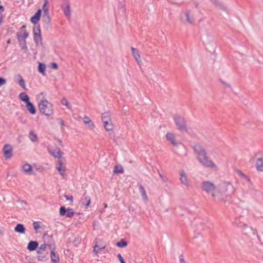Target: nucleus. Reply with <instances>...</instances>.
I'll use <instances>...</instances> for the list:
<instances>
[{"label": "nucleus", "instance_id": "nucleus-52", "mask_svg": "<svg viewBox=\"0 0 263 263\" xmlns=\"http://www.w3.org/2000/svg\"><path fill=\"white\" fill-rule=\"evenodd\" d=\"M60 123L61 125V126H64V121L63 120L60 119Z\"/></svg>", "mask_w": 263, "mask_h": 263}, {"label": "nucleus", "instance_id": "nucleus-21", "mask_svg": "<svg viewBox=\"0 0 263 263\" xmlns=\"http://www.w3.org/2000/svg\"><path fill=\"white\" fill-rule=\"evenodd\" d=\"M166 138L167 140L170 141L173 145L177 146V143L176 142L175 136L172 133H167L166 134Z\"/></svg>", "mask_w": 263, "mask_h": 263}, {"label": "nucleus", "instance_id": "nucleus-17", "mask_svg": "<svg viewBox=\"0 0 263 263\" xmlns=\"http://www.w3.org/2000/svg\"><path fill=\"white\" fill-rule=\"evenodd\" d=\"M220 86L226 92H231L232 91V88L231 85L228 83L227 82L220 80Z\"/></svg>", "mask_w": 263, "mask_h": 263}, {"label": "nucleus", "instance_id": "nucleus-44", "mask_svg": "<svg viewBox=\"0 0 263 263\" xmlns=\"http://www.w3.org/2000/svg\"><path fill=\"white\" fill-rule=\"evenodd\" d=\"M36 258L37 260L40 261H45L46 260V256L44 255L43 253L37 254Z\"/></svg>", "mask_w": 263, "mask_h": 263}, {"label": "nucleus", "instance_id": "nucleus-49", "mask_svg": "<svg viewBox=\"0 0 263 263\" xmlns=\"http://www.w3.org/2000/svg\"><path fill=\"white\" fill-rule=\"evenodd\" d=\"M64 197L67 200H69L71 202L73 201V197L72 196H68L67 195H65Z\"/></svg>", "mask_w": 263, "mask_h": 263}, {"label": "nucleus", "instance_id": "nucleus-53", "mask_svg": "<svg viewBox=\"0 0 263 263\" xmlns=\"http://www.w3.org/2000/svg\"><path fill=\"white\" fill-rule=\"evenodd\" d=\"M0 11H4V7L2 6H0Z\"/></svg>", "mask_w": 263, "mask_h": 263}, {"label": "nucleus", "instance_id": "nucleus-37", "mask_svg": "<svg viewBox=\"0 0 263 263\" xmlns=\"http://www.w3.org/2000/svg\"><path fill=\"white\" fill-rule=\"evenodd\" d=\"M61 103L67 107V108L71 109V106L65 98H63L61 100Z\"/></svg>", "mask_w": 263, "mask_h": 263}, {"label": "nucleus", "instance_id": "nucleus-39", "mask_svg": "<svg viewBox=\"0 0 263 263\" xmlns=\"http://www.w3.org/2000/svg\"><path fill=\"white\" fill-rule=\"evenodd\" d=\"M114 173H122L123 172V167L121 166H116L114 171Z\"/></svg>", "mask_w": 263, "mask_h": 263}, {"label": "nucleus", "instance_id": "nucleus-6", "mask_svg": "<svg viewBox=\"0 0 263 263\" xmlns=\"http://www.w3.org/2000/svg\"><path fill=\"white\" fill-rule=\"evenodd\" d=\"M47 151L52 156L57 158L58 160L65 159L63 157V152H61L58 147L55 146V147H52L51 146H49L47 147Z\"/></svg>", "mask_w": 263, "mask_h": 263}, {"label": "nucleus", "instance_id": "nucleus-2", "mask_svg": "<svg viewBox=\"0 0 263 263\" xmlns=\"http://www.w3.org/2000/svg\"><path fill=\"white\" fill-rule=\"evenodd\" d=\"M194 148L197 155V158L202 165L214 170H218L217 165L208 156L207 153L203 147L197 145H195Z\"/></svg>", "mask_w": 263, "mask_h": 263}, {"label": "nucleus", "instance_id": "nucleus-32", "mask_svg": "<svg viewBox=\"0 0 263 263\" xmlns=\"http://www.w3.org/2000/svg\"><path fill=\"white\" fill-rule=\"evenodd\" d=\"M42 20L44 22V23L46 24H49L50 23L51 18L49 16V13H43V16H42Z\"/></svg>", "mask_w": 263, "mask_h": 263}, {"label": "nucleus", "instance_id": "nucleus-13", "mask_svg": "<svg viewBox=\"0 0 263 263\" xmlns=\"http://www.w3.org/2000/svg\"><path fill=\"white\" fill-rule=\"evenodd\" d=\"M83 121L87 128L89 130H93L95 128V125L91 119L87 116H85L83 118Z\"/></svg>", "mask_w": 263, "mask_h": 263}, {"label": "nucleus", "instance_id": "nucleus-38", "mask_svg": "<svg viewBox=\"0 0 263 263\" xmlns=\"http://www.w3.org/2000/svg\"><path fill=\"white\" fill-rule=\"evenodd\" d=\"M116 245L119 248H124L127 245V243L125 241L121 240V241L118 242L116 243Z\"/></svg>", "mask_w": 263, "mask_h": 263}, {"label": "nucleus", "instance_id": "nucleus-15", "mask_svg": "<svg viewBox=\"0 0 263 263\" xmlns=\"http://www.w3.org/2000/svg\"><path fill=\"white\" fill-rule=\"evenodd\" d=\"M131 51L132 55L136 62L140 66L141 65V59L139 51L136 48L134 47L131 48Z\"/></svg>", "mask_w": 263, "mask_h": 263}, {"label": "nucleus", "instance_id": "nucleus-34", "mask_svg": "<svg viewBox=\"0 0 263 263\" xmlns=\"http://www.w3.org/2000/svg\"><path fill=\"white\" fill-rule=\"evenodd\" d=\"M29 138L30 140L33 142L37 141L38 138L37 135L32 131H30L29 134Z\"/></svg>", "mask_w": 263, "mask_h": 263}, {"label": "nucleus", "instance_id": "nucleus-30", "mask_svg": "<svg viewBox=\"0 0 263 263\" xmlns=\"http://www.w3.org/2000/svg\"><path fill=\"white\" fill-rule=\"evenodd\" d=\"M139 191H140L141 195L142 197L143 200L145 202L147 201V200H148V197L147 196V195H146V193L144 190V187L141 184H140L139 185Z\"/></svg>", "mask_w": 263, "mask_h": 263}, {"label": "nucleus", "instance_id": "nucleus-36", "mask_svg": "<svg viewBox=\"0 0 263 263\" xmlns=\"http://www.w3.org/2000/svg\"><path fill=\"white\" fill-rule=\"evenodd\" d=\"M46 246L45 244L41 245L39 247L37 250V254H42L43 252H44L46 250Z\"/></svg>", "mask_w": 263, "mask_h": 263}, {"label": "nucleus", "instance_id": "nucleus-22", "mask_svg": "<svg viewBox=\"0 0 263 263\" xmlns=\"http://www.w3.org/2000/svg\"><path fill=\"white\" fill-rule=\"evenodd\" d=\"M103 125L105 129V130L107 132L112 131L114 129V124L111 121V120L110 121H105L103 122Z\"/></svg>", "mask_w": 263, "mask_h": 263}, {"label": "nucleus", "instance_id": "nucleus-16", "mask_svg": "<svg viewBox=\"0 0 263 263\" xmlns=\"http://www.w3.org/2000/svg\"><path fill=\"white\" fill-rule=\"evenodd\" d=\"M212 3L218 9L226 10L227 9L226 6L220 0H211Z\"/></svg>", "mask_w": 263, "mask_h": 263}, {"label": "nucleus", "instance_id": "nucleus-40", "mask_svg": "<svg viewBox=\"0 0 263 263\" xmlns=\"http://www.w3.org/2000/svg\"><path fill=\"white\" fill-rule=\"evenodd\" d=\"M237 174L248 181H250L249 178L240 171H237Z\"/></svg>", "mask_w": 263, "mask_h": 263}, {"label": "nucleus", "instance_id": "nucleus-5", "mask_svg": "<svg viewBox=\"0 0 263 263\" xmlns=\"http://www.w3.org/2000/svg\"><path fill=\"white\" fill-rule=\"evenodd\" d=\"M181 21L185 24L193 25L194 22L193 17L191 15L189 10H183L180 14Z\"/></svg>", "mask_w": 263, "mask_h": 263}, {"label": "nucleus", "instance_id": "nucleus-25", "mask_svg": "<svg viewBox=\"0 0 263 263\" xmlns=\"http://www.w3.org/2000/svg\"><path fill=\"white\" fill-rule=\"evenodd\" d=\"M256 166L257 171L263 172V157H261L257 160Z\"/></svg>", "mask_w": 263, "mask_h": 263}, {"label": "nucleus", "instance_id": "nucleus-29", "mask_svg": "<svg viewBox=\"0 0 263 263\" xmlns=\"http://www.w3.org/2000/svg\"><path fill=\"white\" fill-rule=\"evenodd\" d=\"M50 257L52 263H59V256L53 250L51 251Z\"/></svg>", "mask_w": 263, "mask_h": 263}, {"label": "nucleus", "instance_id": "nucleus-11", "mask_svg": "<svg viewBox=\"0 0 263 263\" xmlns=\"http://www.w3.org/2000/svg\"><path fill=\"white\" fill-rule=\"evenodd\" d=\"M61 8L67 17H70L71 15V12L70 9V4L67 1H64L62 4Z\"/></svg>", "mask_w": 263, "mask_h": 263}, {"label": "nucleus", "instance_id": "nucleus-23", "mask_svg": "<svg viewBox=\"0 0 263 263\" xmlns=\"http://www.w3.org/2000/svg\"><path fill=\"white\" fill-rule=\"evenodd\" d=\"M14 231L19 234H24L25 233V228L23 224L18 223L14 228Z\"/></svg>", "mask_w": 263, "mask_h": 263}, {"label": "nucleus", "instance_id": "nucleus-31", "mask_svg": "<svg viewBox=\"0 0 263 263\" xmlns=\"http://www.w3.org/2000/svg\"><path fill=\"white\" fill-rule=\"evenodd\" d=\"M19 98L21 101L24 102L26 104L30 102L28 96L25 92H22L19 95Z\"/></svg>", "mask_w": 263, "mask_h": 263}, {"label": "nucleus", "instance_id": "nucleus-24", "mask_svg": "<svg viewBox=\"0 0 263 263\" xmlns=\"http://www.w3.org/2000/svg\"><path fill=\"white\" fill-rule=\"evenodd\" d=\"M38 243L36 241H31L27 246V249L30 251H33L36 250L38 247Z\"/></svg>", "mask_w": 263, "mask_h": 263}, {"label": "nucleus", "instance_id": "nucleus-50", "mask_svg": "<svg viewBox=\"0 0 263 263\" xmlns=\"http://www.w3.org/2000/svg\"><path fill=\"white\" fill-rule=\"evenodd\" d=\"M51 67L54 69H57L58 68V66L57 63H52L51 64Z\"/></svg>", "mask_w": 263, "mask_h": 263}, {"label": "nucleus", "instance_id": "nucleus-33", "mask_svg": "<svg viewBox=\"0 0 263 263\" xmlns=\"http://www.w3.org/2000/svg\"><path fill=\"white\" fill-rule=\"evenodd\" d=\"M101 118L103 122L105 121H110V114L109 112H105L101 115Z\"/></svg>", "mask_w": 263, "mask_h": 263}, {"label": "nucleus", "instance_id": "nucleus-27", "mask_svg": "<svg viewBox=\"0 0 263 263\" xmlns=\"http://www.w3.org/2000/svg\"><path fill=\"white\" fill-rule=\"evenodd\" d=\"M46 69V66L45 64L39 62L38 66V71L43 76L46 75L45 71Z\"/></svg>", "mask_w": 263, "mask_h": 263}, {"label": "nucleus", "instance_id": "nucleus-55", "mask_svg": "<svg viewBox=\"0 0 263 263\" xmlns=\"http://www.w3.org/2000/svg\"><path fill=\"white\" fill-rule=\"evenodd\" d=\"M104 208H107V204L106 203H104Z\"/></svg>", "mask_w": 263, "mask_h": 263}, {"label": "nucleus", "instance_id": "nucleus-35", "mask_svg": "<svg viewBox=\"0 0 263 263\" xmlns=\"http://www.w3.org/2000/svg\"><path fill=\"white\" fill-rule=\"evenodd\" d=\"M48 10H49L48 1V0H45L44 5L43 6V13H49Z\"/></svg>", "mask_w": 263, "mask_h": 263}, {"label": "nucleus", "instance_id": "nucleus-54", "mask_svg": "<svg viewBox=\"0 0 263 263\" xmlns=\"http://www.w3.org/2000/svg\"><path fill=\"white\" fill-rule=\"evenodd\" d=\"M2 17L1 16H0V25L2 24Z\"/></svg>", "mask_w": 263, "mask_h": 263}, {"label": "nucleus", "instance_id": "nucleus-28", "mask_svg": "<svg viewBox=\"0 0 263 263\" xmlns=\"http://www.w3.org/2000/svg\"><path fill=\"white\" fill-rule=\"evenodd\" d=\"M26 105L28 110L30 114L34 115L36 113V109L31 102H29Z\"/></svg>", "mask_w": 263, "mask_h": 263}, {"label": "nucleus", "instance_id": "nucleus-14", "mask_svg": "<svg viewBox=\"0 0 263 263\" xmlns=\"http://www.w3.org/2000/svg\"><path fill=\"white\" fill-rule=\"evenodd\" d=\"M179 176L181 183L186 187H188L189 186V184L187 178V175L185 171L183 170H180L179 171Z\"/></svg>", "mask_w": 263, "mask_h": 263}, {"label": "nucleus", "instance_id": "nucleus-48", "mask_svg": "<svg viewBox=\"0 0 263 263\" xmlns=\"http://www.w3.org/2000/svg\"><path fill=\"white\" fill-rule=\"evenodd\" d=\"M6 81L4 78L0 77V86L5 84Z\"/></svg>", "mask_w": 263, "mask_h": 263}, {"label": "nucleus", "instance_id": "nucleus-7", "mask_svg": "<svg viewBox=\"0 0 263 263\" xmlns=\"http://www.w3.org/2000/svg\"><path fill=\"white\" fill-rule=\"evenodd\" d=\"M33 32V39L36 45L42 46L43 42L40 26L38 25L34 27Z\"/></svg>", "mask_w": 263, "mask_h": 263}, {"label": "nucleus", "instance_id": "nucleus-12", "mask_svg": "<svg viewBox=\"0 0 263 263\" xmlns=\"http://www.w3.org/2000/svg\"><path fill=\"white\" fill-rule=\"evenodd\" d=\"M4 155L6 159H8L12 156V147L9 144H5L3 147Z\"/></svg>", "mask_w": 263, "mask_h": 263}, {"label": "nucleus", "instance_id": "nucleus-4", "mask_svg": "<svg viewBox=\"0 0 263 263\" xmlns=\"http://www.w3.org/2000/svg\"><path fill=\"white\" fill-rule=\"evenodd\" d=\"M65 159L58 160L55 163V168L62 178H65L67 176V170L65 164Z\"/></svg>", "mask_w": 263, "mask_h": 263}, {"label": "nucleus", "instance_id": "nucleus-41", "mask_svg": "<svg viewBox=\"0 0 263 263\" xmlns=\"http://www.w3.org/2000/svg\"><path fill=\"white\" fill-rule=\"evenodd\" d=\"M34 230L37 232L38 229L41 228V222L39 221H35L33 223Z\"/></svg>", "mask_w": 263, "mask_h": 263}, {"label": "nucleus", "instance_id": "nucleus-8", "mask_svg": "<svg viewBox=\"0 0 263 263\" xmlns=\"http://www.w3.org/2000/svg\"><path fill=\"white\" fill-rule=\"evenodd\" d=\"M174 120L177 128L181 130L186 129V124L184 119L181 116L176 115L174 116Z\"/></svg>", "mask_w": 263, "mask_h": 263}, {"label": "nucleus", "instance_id": "nucleus-10", "mask_svg": "<svg viewBox=\"0 0 263 263\" xmlns=\"http://www.w3.org/2000/svg\"><path fill=\"white\" fill-rule=\"evenodd\" d=\"M59 214L61 216L65 215L68 218H71L74 215V212L72 209H66L64 206H62L60 208Z\"/></svg>", "mask_w": 263, "mask_h": 263}, {"label": "nucleus", "instance_id": "nucleus-42", "mask_svg": "<svg viewBox=\"0 0 263 263\" xmlns=\"http://www.w3.org/2000/svg\"><path fill=\"white\" fill-rule=\"evenodd\" d=\"M20 45L21 46V48L23 50H27V46L26 45V41H18Z\"/></svg>", "mask_w": 263, "mask_h": 263}, {"label": "nucleus", "instance_id": "nucleus-46", "mask_svg": "<svg viewBox=\"0 0 263 263\" xmlns=\"http://www.w3.org/2000/svg\"><path fill=\"white\" fill-rule=\"evenodd\" d=\"M159 176L160 177L161 180L163 182H165L167 181V178L165 176H164L162 174H161L160 172H159Z\"/></svg>", "mask_w": 263, "mask_h": 263}, {"label": "nucleus", "instance_id": "nucleus-47", "mask_svg": "<svg viewBox=\"0 0 263 263\" xmlns=\"http://www.w3.org/2000/svg\"><path fill=\"white\" fill-rule=\"evenodd\" d=\"M117 257L121 263H125L124 259L123 258L122 255L120 254H118L117 255Z\"/></svg>", "mask_w": 263, "mask_h": 263}, {"label": "nucleus", "instance_id": "nucleus-45", "mask_svg": "<svg viewBox=\"0 0 263 263\" xmlns=\"http://www.w3.org/2000/svg\"><path fill=\"white\" fill-rule=\"evenodd\" d=\"M178 263H187L182 255L179 256Z\"/></svg>", "mask_w": 263, "mask_h": 263}, {"label": "nucleus", "instance_id": "nucleus-26", "mask_svg": "<svg viewBox=\"0 0 263 263\" xmlns=\"http://www.w3.org/2000/svg\"><path fill=\"white\" fill-rule=\"evenodd\" d=\"M81 202L82 204L85 206V208L87 209L90 205V198L88 196H84L81 199Z\"/></svg>", "mask_w": 263, "mask_h": 263}, {"label": "nucleus", "instance_id": "nucleus-19", "mask_svg": "<svg viewBox=\"0 0 263 263\" xmlns=\"http://www.w3.org/2000/svg\"><path fill=\"white\" fill-rule=\"evenodd\" d=\"M42 10L39 9L34 15L30 18V21L32 23L36 24L40 20L41 16Z\"/></svg>", "mask_w": 263, "mask_h": 263}, {"label": "nucleus", "instance_id": "nucleus-1", "mask_svg": "<svg viewBox=\"0 0 263 263\" xmlns=\"http://www.w3.org/2000/svg\"><path fill=\"white\" fill-rule=\"evenodd\" d=\"M201 187L216 202L230 201L235 192V188L229 181H223L216 185L211 181L205 180L201 183Z\"/></svg>", "mask_w": 263, "mask_h": 263}, {"label": "nucleus", "instance_id": "nucleus-9", "mask_svg": "<svg viewBox=\"0 0 263 263\" xmlns=\"http://www.w3.org/2000/svg\"><path fill=\"white\" fill-rule=\"evenodd\" d=\"M18 41H26V39L29 36V33L26 29V26L23 25L21 27L20 31L16 33Z\"/></svg>", "mask_w": 263, "mask_h": 263}, {"label": "nucleus", "instance_id": "nucleus-43", "mask_svg": "<svg viewBox=\"0 0 263 263\" xmlns=\"http://www.w3.org/2000/svg\"><path fill=\"white\" fill-rule=\"evenodd\" d=\"M18 84L25 90H27L25 81L23 79H21L20 81H18Z\"/></svg>", "mask_w": 263, "mask_h": 263}, {"label": "nucleus", "instance_id": "nucleus-51", "mask_svg": "<svg viewBox=\"0 0 263 263\" xmlns=\"http://www.w3.org/2000/svg\"><path fill=\"white\" fill-rule=\"evenodd\" d=\"M21 79H23V78L20 74H18L17 76V82H18V81H20Z\"/></svg>", "mask_w": 263, "mask_h": 263}, {"label": "nucleus", "instance_id": "nucleus-20", "mask_svg": "<svg viewBox=\"0 0 263 263\" xmlns=\"http://www.w3.org/2000/svg\"><path fill=\"white\" fill-rule=\"evenodd\" d=\"M95 246L93 248V252L96 255H97L98 254L100 251H101L102 250H103V249H105V246H99V244H98L99 243L98 241L97 240H96L95 241Z\"/></svg>", "mask_w": 263, "mask_h": 263}, {"label": "nucleus", "instance_id": "nucleus-18", "mask_svg": "<svg viewBox=\"0 0 263 263\" xmlns=\"http://www.w3.org/2000/svg\"><path fill=\"white\" fill-rule=\"evenodd\" d=\"M22 170L24 173L27 175L33 174L32 166L29 163H25L22 166Z\"/></svg>", "mask_w": 263, "mask_h": 263}, {"label": "nucleus", "instance_id": "nucleus-3", "mask_svg": "<svg viewBox=\"0 0 263 263\" xmlns=\"http://www.w3.org/2000/svg\"><path fill=\"white\" fill-rule=\"evenodd\" d=\"M45 96L44 92H40L36 96V99L38 100V107L41 114L50 117L54 114L53 106Z\"/></svg>", "mask_w": 263, "mask_h": 263}]
</instances>
